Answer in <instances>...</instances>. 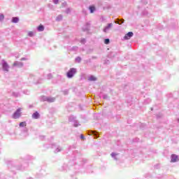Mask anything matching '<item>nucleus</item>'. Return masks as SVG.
<instances>
[{"instance_id": "21", "label": "nucleus", "mask_w": 179, "mask_h": 179, "mask_svg": "<svg viewBox=\"0 0 179 179\" xmlns=\"http://www.w3.org/2000/svg\"><path fill=\"white\" fill-rule=\"evenodd\" d=\"M11 22L13 23H17L19 22V17H13Z\"/></svg>"}, {"instance_id": "44", "label": "nucleus", "mask_w": 179, "mask_h": 179, "mask_svg": "<svg viewBox=\"0 0 179 179\" xmlns=\"http://www.w3.org/2000/svg\"><path fill=\"white\" fill-rule=\"evenodd\" d=\"M17 170H24V169H23L22 167H20V168H17Z\"/></svg>"}, {"instance_id": "41", "label": "nucleus", "mask_w": 179, "mask_h": 179, "mask_svg": "<svg viewBox=\"0 0 179 179\" xmlns=\"http://www.w3.org/2000/svg\"><path fill=\"white\" fill-rule=\"evenodd\" d=\"M146 127V124H141V129H143V127Z\"/></svg>"}, {"instance_id": "9", "label": "nucleus", "mask_w": 179, "mask_h": 179, "mask_svg": "<svg viewBox=\"0 0 179 179\" xmlns=\"http://www.w3.org/2000/svg\"><path fill=\"white\" fill-rule=\"evenodd\" d=\"M111 27H113V23L108 24V25L106 27H105L103 29L104 33H107V31H108V30H110V29H111Z\"/></svg>"}, {"instance_id": "36", "label": "nucleus", "mask_w": 179, "mask_h": 179, "mask_svg": "<svg viewBox=\"0 0 179 179\" xmlns=\"http://www.w3.org/2000/svg\"><path fill=\"white\" fill-rule=\"evenodd\" d=\"M66 1H64V3H62V8H65V6H66Z\"/></svg>"}, {"instance_id": "32", "label": "nucleus", "mask_w": 179, "mask_h": 179, "mask_svg": "<svg viewBox=\"0 0 179 179\" xmlns=\"http://www.w3.org/2000/svg\"><path fill=\"white\" fill-rule=\"evenodd\" d=\"M2 71H3V72H8L9 71V69L8 68H3Z\"/></svg>"}, {"instance_id": "34", "label": "nucleus", "mask_w": 179, "mask_h": 179, "mask_svg": "<svg viewBox=\"0 0 179 179\" xmlns=\"http://www.w3.org/2000/svg\"><path fill=\"white\" fill-rule=\"evenodd\" d=\"M48 79H52V74L51 73L48 74Z\"/></svg>"}, {"instance_id": "26", "label": "nucleus", "mask_w": 179, "mask_h": 179, "mask_svg": "<svg viewBox=\"0 0 179 179\" xmlns=\"http://www.w3.org/2000/svg\"><path fill=\"white\" fill-rule=\"evenodd\" d=\"M76 62H78V64L80 62V61H82V58L80 57H77L75 59Z\"/></svg>"}, {"instance_id": "17", "label": "nucleus", "mask_w": 179, "mask_h": 179, "mask_svg": "<svg viewBox=\"0 0 179 179\" xmlns=\"http://www.w3.org/2000/svg\"><path fill=\"white\" fill-rule=\"evenodd\" d=\"M13 66H23V63L22 62L16 61L13 63Z\"/></svg>"}, {"instance_id": "3", "label": "nucleus", "mask_w": 179, "mask_h": 179, "mask_svg": "<svg viewBox=\"0 0 179 179\" xmlns=\"http://www.w3.org/2000/svg\"><path fill=\"white\" fill-rule=\"evenodd\" d=\"M69 121L70 122H73V127H75L76 128L80 126V124H79V122L76 120V117H75L74 115L69 116Z\"/></svg>"}, {"instance_id": "49", "label": "nucleus", "mask_w": 179, "mask_h": 179, "mask_svg": "<svg viewBox=\"0 0 179 179\" xmlns=\"http://www.w3.org/2000/svg\"><path fill=\"white\" fill-rule=\"evenodd\" d=\"M0 153H1V148H0Z\"/></svg>"}, {"instance_id": "33", "label": "nucleus", "mask_w": 179, "mask_h": 179, "mask_svg": "<svg viewBox=\"0 0 179 179\" xmlns=\"http://www.w3.org/2000/svg\"><path fill=\"white\" fill-rule=\"evenodd\" d=\"M81 44H85V43H86V39L85 38H82L80 41Z\"/></svg>"}, {"instance_id": "45", "label": "nucleus", "mask_w": 179, "mask_h": 179, "mask_svg": "<svg viewBox=\"0 0 179 179\" xmlns=\"http://www.w3.org/2000/svg\"><path fill=\"white\" fill-rule=\"evenodd\" d=\"M68 94V91H64V94Z\"/></svg>"}, {"instance_id": "14", "label": "nucleus", "mask_w": 179, "mask_h": 179, "mask_svg": "<svg viewBox=\"0 0 179 179\" xmlns=\"http://www.w3.org/2000/svg\"><path fill=\"white\" fill-rule=\"evenodd\" d=\"M99 97H102L104 100H110V97H108V95L106 94H100Z\"/></svg>"}, {"instance_id": "46", "label": "nucleus", "mask_w": 179, "mask_h": 179, "mask_svg": "<svg viewBox=\"0 0 179 179\" xmlns=\"http://www.w3.org/2000/svg\"><path fill=\"white\" fill-rule=\"evenodd\" d=\"M59 78H60V79H62V77L61 76H59Z\"/></svg>"}, {"instance_id": "15", "label": "nucleus", "mask_w": 179, "mask_h": 179, "mask_svg": "<svg viewBox=\"0 0 179 179\" xmlns=\"http://www.w3.org/2000/svg\"><path fill=\"white\" fill-rule=\"evenodd\" d=\"M69 51H78V50H79V47L78 46H73L72 48H71V46H69L68 48Z\"/></svg>"}, {"instance_id": "37", "label": "nucleus", "mask_w": 179, "mask_h": 179, "mask_svg": "<svg viewBox=\"0 0 179 179\" xmlns=\"http://www.w3.org/2000/svg\"><path fill=\"white\" fill-rule=\"evenodd\" d=\"M28 131H29V129H27V128H26V127L23 129V132H25V134H27V135H28L27 134Z\"/></svg>"}, {"instance_id": "31", "label": "nucleus", "mask_w": 179, "mask_h": 179, "mask_svg": "<svg viewBox=\"0 0 179 179\" xmlns=\"http://www.w3.org/2000/svg\"><path fill=\"white\" fill-rule=\"evenodd\" d=\"M151 100L150 99H145L144 103L145 104H149V103H150Z\"/></svg>"}, {"instance_id": "29", "label": "nucleus", "mask_w": 179, "mask_h": 179, "mask_svg": "<svg viewBox=\"0 0 179 179\" xmlns=\"http://www.w3.org/2000/svg\"><path fill=\"white\" fill-rule=\"evenodd\" d=\"M104 44H106V45L110 44V39L109 38H106L104 40Z\"/></svg>"}, {"instance_id": "43", "label": "nucleus", "mask_w": 179, "mask_h": 179, "mask_svg": "<svg viewBox=\"0 0 179 179\" xmlns=\"http://www.w3.org/2000/svg\"><path fill=\"white\" fill-rule=\"evenodd\" d=\"M26 59H27L26 57L21 58V61H26Z\"/></svg>"}, {"instance_id": "30", "label": "nucleus", "mask_w": 179, "mask_h": 179, "mask_svg": "<svg viewBox=\"0 0 179 179\" xmlns=\"http://www.w3.org/2000/svg\"><path fill=\"white\" fill-rule=\"evenodd\" d=\"M28 36L29 37H33V36H34V33L33 31H29L28 33Z\"/></svg>"}, {"instance_id": "42", "label": "nucleus", "mask_w": 179, "mask_h": 179, "mask_svg": "<svg viewBox=\"0 0 179 179\" xmlns=\"http://www.w3.org/2000/svg\"><path fill=\"white\" fill-rule=\"evenodd\" d=\"M80 139H85V136H83V134L80 135Z\"/></svg>"}, {"instance_id": "12", "label": "nucleus", "mask_w": 179, "mask_h": 179, "mask_svg": "<svg viewBox=\"0 0 179 179\" xmlns=\"http://www.w3.org/2000/svg\"><path fill=\"white\" fill-rule=\"evenodd\" d=\"M88 135H94V138H99V133L97 131H89Z\"/></svg>"}, {"instance_id": "13", "label": "nucleus", "mask_w": 179, "mask_h": 179, "mask_svg": "<svg viewBox=\"0 0 179 179\" xmlns=\"http://www.w3.org/2000/svg\"><path fill=\"white\" fill-rule=\"evenodd\" d=\"M124 22H125L124 19L117 18L116 20H115V23H117V24H122Z\"/></svg>"}, {"instance_id": "27", "label": "nucleus", "mask_w": 179, "mask_h": 179, "mask_svg": "<svg viewBox=\"0 0 179 179\" xmlns=\"http://www.w3.org/2000/svg\"><path fill=\"white\" fill-rule=\"evenodd\" d=\"M71 10H72L71 9V8H68L66 9L65 13H66L67 15H69V13H71Z\"/></svg>"}, {"instance_id": "22", "label": "nucleus", "mask_w": 179, "mask_h": 179, "mask_svg": "<svg viewBox=\"0 0 179 179\" xmlns=\"http://www.w3.org/2000/svg\"><path fill=\"white\" fill-rule=\"evenodd\" d=\"M38 31H44V26L43 24L39 25L37 27Z\"/></svg>"}, {"instance_id": "28", "label": "nucleus", "mask_w": 179, "mask_h": 179, "mask_svg": "<svg viewBox=\"0 0 179 179\" xmlns=\"http://www.w3.org/2000/svg\"><path fill=\"white\" fill-rule=\"evenodd\" d=\"M3 19H5V15H3V14L1 13L0 14V22H2V20H3Z\"/></svg>"}, {"instance_id": "19", "label": "nucleus", "mask_w": 179, "mask_h": 179, "mask_svg": "<svg viewBox=\"0 0 179 179\" xmlns=\"http://www.w3.org/2000/svg\"><path fill=\"white\" fill-rule=\"evenodd\" d=\"M89 10L90 13H94V11L96 10V7L94 6H90Z\"/></svg>"}, {"instance_id": "6", "label": "nucleus", "mask_w": 179, "mask_h": 179, "mask_svg": "<svg viewBox=\"0 0 179 179\" xmlns=\"http://www.w3.org/2000/svg\"><path fill=\"white\" fill-rule=\"evenodd\" d=\"M52 149H55V150L54 151L55 153H59V152H61V150H62V148H61L59 145L57 146L55 143L52 144Z\"/></svg>"}, {"instance_id": "35", "label": "nucleus", "mask_w": 179, "mask_h": 179, "mask_svg": "<svg viewBox=\"0 0 179 179\" xmlns=\"http://www.w3.org/2000/svg\"><path fill=\"white\" fill-rule=\"evenodd\" d=\"M142 3H143L144 5H147L148 1L146 0H141Z\"/></svg>"}, {"instance_id": "8", "label": "nucleus", "mask_w": 179, "mask_h": 179, "mask_svg": "<svg viewBox=\"0 0 179 179\" xmlns=\"http://www.w3.org/2000/svg\"><path fill=\"white\" fill-rule=\"evenodd\" d=\"M131 37H134V32L129 31L124 36V40H130Z\"/></svg>"}, {"instance_id": "20", "label": "nucleus", "mask_w": 179, "mask_h": 179, "mask_svg": "<svg viewBox=\"0 0 179 179\" xmlns=\"http://www.w3.org/2000/svg\"><path fill=\"white\" fill-rule=\"evenodd\" d=\"M110 156L113 157V159H114V160H118V158H117V156H118V153L112 152Z\"/></svg>"}, {"instance_id": "10", "label": "nucleus", "mask_w": 179, "mask_h": 179, "mask_svg": "<svg viewBox=\"0 0 179 179\" xmlns=\"http://www.w3.org/2000/svg\"><path fill=\"white\" fill-rule=\"evenodd\" d=\"M1 65L2 66V68H9V65L8 64V62L5 61V59L1 60Z\"/></svg>"}, {"instance_id": "40", "label": "nucleus", "mask_w": 179, "mask_h": 179, "mask_svg": "<svg viewBox=\"0 0 179 179\" xmlns=\"http://www.w3.org/2000/svg\"><path fill=\"white\" fill-rule=\"evenodd\" d=\"M53 2L57 5L59 2V0H53Z\"/></svg>"}, {"instance_id": "38", "label": "nucleus", "mask_w": 179, "mask_h": 179, "mask_svg": "<svg viewBox=\"0 0 179 179\" xmlns=\"http://www.w3.org/2000/svg\"><path fill=\"white\" fill-rule=\"evenodd\" d=\"M103 64L107 65V64H110V61L109 60H105Z\"/></svg>"}, {"instance_id": "39", "label": "nucleus", "mask_w": 179, "mask_h": 179, "mask_svg": "<svg viewBox=\"0 0 179 179\" xmlns=\"http://www.w3.org/2000/svg\"><path fill=\"white\" fill-rule=\"evenodd\" d=\"M13 96H15V97H17L19 96V93L13 92Z\"/></svg>"}, {"instance_id": "7", "label": "nucleus", "mask_w": 179, "mask_h": 179, "mask_svg": "<svg viewBox=\"0 0 179 179\" xmlns=\"http://www.w3.org/2000/svg\"><path fill=\"white\" fill-rule=\"evenodd\" d=\"M178 162V156L176 154H173L171 155V162L176 163Z\"/></svg>"}, {"instance_id": "25", "label": "nucleus", "mask_w": 179, "mask_h": 179, "mask_svg": "<svg viewBox=\"0 0 179 179\" xmlns=\"http://www.w3.org/2000/svg\"><path fill=\"white\" fill-rule=\"evenodd\" d=\"M27 124L26 123V122H22L20 123L19 125H20V127L23 128V127H26Z\"/></svg>"}, {"instance_id": "24", "label": "nucleus", "mask_w": 179, "mask_h": 179, "mask_svg": "<svg viewBox=\"0 0 179 179\" xmlns=\"http://www.w3.org/2000/svg\"><path fill=\"white\" fill-rule=\"evenodd\" d=\"M108 58H114V57H115V52H111L108 55Z\"/></svg>"}, {"instance_id": "5", "label": "nucleus", "mask_w": 179, "mask_h": 179, "mask_svg": "<svg viewBox=\"0 0 179 179\" xmlns=\"http://www.w3.org/2000/svg\"><path fill=\"white\" fill-rule=\"evenodd\" d=\"M22 109L19 108L18 109L16 110V111L13 113V118L14 120H17V118H20V116L22 115Z\"/></svg>"}, {"instance_id": "2", "label": "nucleus", "mask_w": 179, "mask_h": 179, "mask_svg": "<svg viewBox=\"0 0 179 179\" xmlns=\"http://www.w3.org/2000/svg\"><path fill=\"white\" fill-rule=\"evenodd\" d=\"M40 100L41 101H48V103H54V101H55V98L47 96H42L40 97Z\"/></svg>"}, {"instance_id": "48", "label": "nucleus", "mask_w": 179, "mask_h": 179, "mask_svg": "<svg viewBox=\"0 0 179 179\" xmlns=\"http://www.w3.org/2000/svg\"><path fill=\"white\" fill-rule=\"evenodd\" d=\"M178 122H179V119H178Z\"/></svg>"}, {"instance_id": "18", "label": "nucleus", "mask_w": 179, "mask_h": 179, "mask_svg": "<svg viewBox=\"0 0 179 179\" xmlns=\"http://www.w3.org/2000/svg\"><path fill=\"white\" fill-rule=\"evenodd\" d=\"M90 82H96L97 80V78L94 77V76H90L88 78Z\"/></svg>"}, {"instance_id": "4", "label": "nucleus", "mask_w": 179, "mask_h": 179, "mask_svg": "<svg viewBox=\"0 0 179 179\" xmlns=\"http://www.w3.org/2000/svg\"><path fill=\"white\" fill-rule=\"evenodd\" d=\"M92 26V22H87L84 26L82 27V30L84 32H87L89 33V31H90V27Z\"/></svg>"}, {"instance_id": "16", "label": "nucleus", "mask_w": 179, "mask_h": 179, "mask_svg": "<svg viewBox=\"0 0 179 179\" xmlns=\"http://www.w3.org/2000/svg\"><path fill=\"white\" fill-rule=\"evenodd\" d=\"M60 171H68V165L64 164L60 169Z\"/></svg>"}, {"instance_id": "23", "label": "nucleus", "mask_w": 179, "mask_h": 179, "mask_svg": "<svg viewBox=\"0 0 179 179\" xmlns=\"http://www.w3.org/2000/svg\"><path fill=\"white\" fill-rule=\"evenodd\" d=\"M62 15H59L57 17H56V21L57 22H61V20H62Z\"/></svg>"}, {"instance_id": "11", "label": "nucleus", "mask_w": 179, "mask_h": 179, "mask_svg": "<svg viewBox=\"0 0 179 179\" xmlns=\"http://www.w3.org/2000/svg\"><path fill=\"white\" fill-rule=\"evenodd\" d=\"M32 118H34V120H38V118H40V113L36 111L32 114Z\"/></svg>"}, {"instance_id": "1", "label": "nucleus", "mask_w": 179, "mask_h": 179, "mask_svg": "<svg viewBox=\"0 0 179 179\" xmlns=\"http://www.w3.org/2000/svg\"><path fill=\"white\" fill-rule=\"evenodd\" d=\"M78 70L75 68L70 69L66 73V77L68 79H72L76 75Z\"/></svg>"}, {"instance_id": "47", "label": "nucleus", "mask_w": 179, "mask_h": 179, "mask_svg": "<svg viewBox=\"0 0 179 179\" xmlns=\"http://www.w3.org/2000/svg\"><path fill=\"white\" fill-rule=\"evenodd\" d=\"M41 138H43V139H44L45 137L44 136H41Z\"/></svg>"}]
</instances>
